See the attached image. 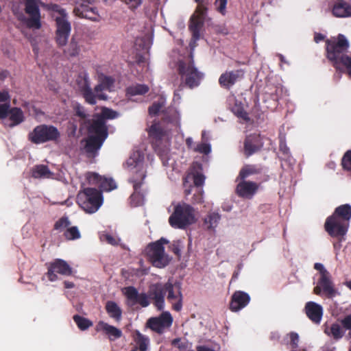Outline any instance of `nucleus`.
Listing matches in <instances>:
<instances>
[{
	"instance_id": "f257e3e1",
	"label": "nucleus",
	"mask_w": 351,
	"mask_h": 351,
	"mask_svg": "<svg viewBox=\"0 0 351 351\" xmlns=\"http://www.w3.org/2000/svg\"><path fill=\"white\" fill-rule=\"evenodd\" d=\"M350 47L349 42L343 34L326 40V57L337 72L344 69L351 77V57L346 55Z\"/></svg>"
},
{
	"instance_id": "f03ea898",
	"label": "nucleus",
	"mask_w": 351,
	"mask_h": 351,
	"mask_svg": "<svg viewBox=\"0 0 351 351\" xmlns=\"http://www.w3.org/2000/svg\"><path fill=\"white\" fill-rule=\"evenodd\" d=\"M123 293L127 298L128 306H133L139 304L142 307H147L150 304V300L158 310L162 311L165 307V284L156 283L152 285L147 293H139L133 286L125 287Z\"/></svg>"
},
{
	"instance_id": "7ed1b4c3",
	"label": "nucleus",
	"mask_w": 351,
	"mask_h": 351,
	"mask_svg": "<svg viewBox=\"0 0 351 351\" xmlns=\"http://www.w3.org/2000/svg\"><path fill=\"white\" fill-rule=\"evenodd\" d=\"M40 6L58 12L60 15V16H67L66 10L58 4H45L40 0H24V11L27 16L21 13L17 15V19L23 23L29 29H40L42 27Z\"/></svg>"
},
{
	"instance_id": "20e7f679",
	"label": "nucleus",
	"mask_w": 351,
	"mask_h": 351,
	"mask_svg": "<svg viewBox=\"0 0 351 351\" xmlns=\"http://www.w3.org/2000/svg\"><path fill=\"white\" fill-rule=\"evenodd\" d=\"M177 71L181 81L179 90H181L184 86L191 89L197 87L204 77V73L195 66L192 53L187 58L178 62Z\"/></svg>"
},
{
	"instance_id": "39448f33",
	"label": "nucleus",
	"mask_w": 351,
	"mask_h": 351,
	"mask_svg": "<svg viewBox=\"0 0 351 351\" xmlns=\"http://www.w3.org/2000/svg\"><path fill=\"white\" fill-rule=\"evenodd\" d=\"M195 222L194 208L185 202L178 203L169 218V223L173 228L185 229Z\"/></svg>"
},
{
	"instance_id": "423d86ee",
	"label": "nucleus",
	"mask_w": 351,
	"mask_h": 351,
	"mask_svg": "<svg viewBox=\"0 0 351 351\" xmlns=\"http://www.w3.org/2000/svg\"><path fill=\"white\" fill-rule=\"evenodd\" d=\"M314 269L319 271V277L317 285L313 288V293L327 298H332L337 294V290L332 280L330 272L320 263L314 264Z\"/></svg>"
},
{
	"instance_id": "0eeeda50",
	"label": "nucleus",
	"mask_w": 351,
	"mask_h": 351,
	"mask_svg": "<svg viewBox=\"0 0 351 351\" xmlns=\"http://www.w3.org/2000/svg\"><path fill=\"white\" fill-rule=\"evenodd\" d=\"M102 202L101 192L95 188H85L77 195V203L87 213H95Z\"/></svg>"
},
{
	"instance_id": "6e6552de",
	"label": "nucleus",
	"mask_w": 351,
	"mask_h": 351,
	"mask_svg": "<svg viewBox=\"0 0 351 351\" xmlns=\"http://www.w3.org/2000/svg\"><path fill=\"white\" fill-rule=\"evenodd\" d=\"M60 137L58 128L52 125L40 124L28 134V140L36 145L57 141Z\"/></svg>"
},
{
	"instance_id": "1a4fd4ad",
	"label": "nucleus",
	"mask_w": 351,
	"mask_h": 351,
	"mask_svg": "<svg viewBox=\"0 0 351 351\" xmlns=\"http://www.w3.org/2000/svg\"><path fill=\"white\" fill-rule=\"evenodd\" d=\"M165 238H161L156 242L150 243L147 249V255L152 265L158 268L166 267L170 262V258L165 252L164 244L168 243Z\"/></svg>"
},
{
	"instance_id": "9d476101",
	"label": "nucleus",
	"mask_w": 351,
	"mask_h": 351,
	"mask_svg": "<svg viewBox=\"0 0 351 351\" xmlns=\"http://www.w3.org/2000/svg\"><path fill=\"white\" fill-rule=\"evenodd\" d=\"M75 82L78 91L87 104L95 105L97 104V99H107L106 95H95L94 89L91 88L89 75L86 71L80 73Z\"/></svg>"
},
{
	"instance_id": "9b49d317",
	"label": "nucleus",
	"mask_w": 351,
	"mask_h": 351,
	"mask_svg": "<svg viewBox=\"0 0 351 351\" xmlns=\"http://www.w3.org/2000/svg\"><path fill=\"white\" fill-rule=\"evenodd\" d=\"M97 0H75L73 14L81 19H86L93 21H99L101 16L97 8L94 5Z\"/></svg>"
},
{
	"instance_id": "f8f14e48",
	"label": "nucleus",
	"mask_w": 351,
	"mask_h": 351,
	"mask_svg": "<svg viewBox=\"0 0 351 351\" xmlns=\"http://www.w3.org/2000/svg\"><path fill=\"white\" fill-rule=\"evenodd\" d=\"M169 128L161 125V123H154L149 130V136L152 140V144L156 152H165L166 150L167 139Z\"/></svg>"
},
{
	"instance_id": "ddd939ff",
	"label": "nucleus",
	"mask_w": 351,
	"mask_h": 351,
	"mask_svg": "<svg viewBox=\"0 0 351 351\" xmlns=\"http://www.w3.org/2000/svg\"><path fill=\"white\" fill-rule=\"evenodd\" d=\"M165 292L168 302L171 304L172 309L176 312L180 311L183 302L180 285L168 281L165 283Z\"/></svg>"
},
{
	"instance_id": "4468645a",
	"label": "nucleus",
	"mask_w": 351,
	"mask_h": 351,
	"mask_svg": "<svg viewBox=\"0 0 351 351\" xmlns=\"http://www.w3.org/2000/svg\"><path fill=\"white\" fill-rule=\"evenodd\" d=\"M267 168L260 164L245 165L240 170L238 179L245 180L250 176H258L256 178L259 184L267 182L269 180Z\"/></svg>"
},
{
	"instance_id": "2eb2a0df",
	"label": "nucleus",
	"mask_w": 351,
	"mask_h": 351,
	"mask_svg": "<svg viewBox=\"0 0 351 351\" xmlns=\"http://www.w3.org/2000/svg\"><path fill=\"white\" fill-rule=\"evenodd\" d=\"M173 323V317L169 311L162 312L158 317H152L148 319L146 326L152 331L162 334L167 329L170 328Z\"/></svg>"
},
{
	"instance_id": "dca6fc26",
	"label": "nucleus",
	"mask_w": 351,
	"mask_h": 351,
	"mask_svg": "<svg viewBox=\"0 0 351 351\" xmlns=\"http://www.w3.org/2000/svg\"><path fill=\"white\" fill-rule=\"evenodd\" d=\"M350 225L330 215L326 219L324 229L332 237L341 240L347 233Z\"/></svg>"
},
{
	"instance_id": "f3484780",
	"label": "nucleus",
	"mask_w": 351,
	"mask_h": 351,
	"mask_svg": "<svg viewBox=\"0 0 351 351\" xmlns=\"http://www.w3.org/2000/svg\"><path fill=\"white\" fill-rule=\"evenodd\" d=\"M56 41L58 46H65L71 30V23L67 16H58L56 18Z\"/></svg>"
},
{
	"instance_id": "a211bd4d",
	"label": "nucleus",
	"mask_w": 351,
	"mask_h": 351,
	"mask_svg": "<svg viewBox=\"0 0 351 351\" xmlns=\"http://www.w3.org/2000/svg\"><path fill=\"white\" fill-rule=\"evenodd\" d=\"M57 274L63 276H71L72 274V268L70 265L62 259H56L53 262L49 263L47 277L50 281H56L58 280Z\"/></svg>"
},
{
	"instance_id": "6ab92c4d",
	"label": "nucleus",
	"mask_w": 351,
	"mask_h": 351,
	"mask_svg": "<svg viewBox=\"0 0 351 351\" xmlns=\"http://www.w3.org/2000/svg\"><path fill=\"white\" fill-rule=\"evenodd\" d=\"M263 147V142L260 134H251L247 135L243 142V154L249 158L258 152Z\"/></svg>"
},
{
	"instance_id": "aec40b11",
	"label": "nucleus",
	"mask_w": 351,
	"mask_h": 351,
	"mask_svg": "<svg viewBox=\"0 0 351 351\" xmlns=\"http://www.w3.org/2000/svg\"><path fill=\"white\" fill-rule=\"evenodd\" d=\"M206 177L203 173L202 165L199 162H193L190 171L187 173L184 178V184H185L189 180H193V185L196 187H202L205 182Z\"/></svg>"
},
{
	"instance_id": "412c9836",
	"label": "nucleus",
	"mask_w": 351,
	"mask_h": 351,
	"mask_svg": "<svg viewBox=\"0 0 351 351\" xmlns=\"http://www.w3.org/2000/svg\"><path fill=\"white\" fill-rule=\"evenodd\" d=\"M250 296L243 291H236L231 296L229 308L237 312L245 308L250 302Z\"/></svg>"
},
{
	"instance_id": "4be33fe9",
	"label": "nucleus",
	"mask_w": 351,
	"mask_h": 351,
	"mask_svg": "<svg viewBox=\"0 0 351 351\" xmlns=\"http://www.w3.org/2000/svg\"><path fill=\"white\" fill-rule=\"evenodd\" d=\"M243 71L241 69L226 71L219 78V84L226 89L229 90L237 82L243 77Z\"/></svg>"
},
{
	"instance_id": "5701e85b",
	"label": "nucleus",
	"mask_w": 351,
	"mask_h": 351,
	"mask_svg": "<svg viewBox=\"0 0 351 351\" xmlns=\"http://www.w3.org/2000/svg\"><path fill=\"white\" fill-rule=\"evenodd\" d=\"M241 180L237 186V194L241 197L252 198L258 191L259 184L252 181Z\"/></svg>"
},
{
	"instance_id": "b1692460",
	"label": "nucleus",
	"mask_w": 351,
	"mask_h": 351,
	"mask_svg": "<svg viewBox=\"0 0 351 351\" xmlns=\"http://www.w3.org/2000/svg\"><path fill=\"white\" fill-rule=\"evenodd\" d=\"M322 328L324 334L335 341H339L345 335V330L340 322H326Z\"/></svg>"
},
{
	"instance_id": "393cba45",
	"label": "nucleus",
	"mask_w": 351,
	"mask_h": 351,
	"mask_svg": "<svg viewBox=\"0 0 351 351\" xmlns=\"http://www.w3.org/2000/svg\"><path fill=\"white\" fill-rule=\"evenodd\" d=\"M95 330L97 332H102L110 341L121 338L123 332L121 329L110 325L104 321H99L96 325Z\"/></svg>"
},
{
	"instance_id": "a878e982",
	"label": "nucleus",
	"mask_w": 351,
	"mask_h": 351,
	"mask_svg": "<svg viewBox=\"0 0 351 351\" xmlns=\"http://www.w3.org/2000/svg\"><path fill=\"white\" fill-rule=\"evenodd\" d=\"M305 313L308 318L314 324H319L323 316L322 306L315 302H308L304 307Z\"/></svg>"
},
{
	"instance_id": "bb28decb",
	"label": "nucleus",
	"mask_w": 351,
	"mask_h": 351,
	"mask_svg": "<svg viewBox=\"0 0 351 351\" xmlns=\"http://www.w3.org/2000/svg\"><path fill=\"white\" fill-rule=\"evenodd\" d=\"M331 11L337 18L351 17V4L345 0H335L331 5Z\"/></svg>"
},
{
	"instance_id": "cd10ccee",
	"label": "nucleus",
	"mask_w": 351,
	"mask_h": 351,
	"mask_svg": "<svg viewBox=\"0 0 351 351\" xmlns=\"http://www.w3.org/2000/svg\"><path fill=\"white\" fill-rule=\"evenodd\" d=\"M204 21L195 17H191L189 24V29L192 34V38L189 43L193 49L196 47L197 41L200 38V31L204 26Z\"/></svg>"
},
{
	"instance_id": "c85d7f7f",
	"label": "nucleus",
	"mask_w": 351,
	"mask_h": 351,
	"mask_svg": "<svg viewBox=\"0 0 351 351\" xmlns=\"http://www.w3.org/2000/svg\"><path fill=\"white\" fill-rule=\"evenodd\" d=\"M114 82L115 80L112 77L104 74L99 75L98 84L94 88L95 95H105L102 93L104 90L112 91Z\"/></svg>"
},
{
	"instance_id": "c756f323",
	"label": "nucleus",
	"mask_w": 351,
	"mask_h": 351,
	"mask_svg": "<svg viewBox=\"0 0 351 351\" xmlns=\"http://www.w3.org/2000/svg\"><path fill=\"white\" fill-rule=\"evenodd\" d=\"M88 131L90 133L93 134V136H97L104 141L108 136V128L103 119L94 120L89 126Z\"/></svg>"
},
{
	"instance_id": "7c9ffc66",
	"label": "nucleus",
	"mask_w": 351,
	"mask_h": 351,
	"mask_svg": "<svg viewBox=\"0 0 351 351\" xmlns=\"http://www.w3.org/2000/svg\"><path fill=\"white\" fill-rule=\"evenodd\" d=\"M104 140L97 136H90L86 140L85 145V151L89 156H94L97 154L98 150L101 148Z\"/></svg>"
},
{
	"instance_id": "2f4dec72",
	"label": "nucleus",
	"mask_w": 351,
	"mask_h": 351,
	"mask_svg": "<svg viewBox=\"0 0 351 351\" xmlns=\"http://www.w3.org/2000/svg\"><path fill=\"white\" fill-rule=\"evenodd\" d=\"M130 182L133 184L134 193L130 195L131 204L134 206H140L143 201V195L141 193V182L135 178H130Z\"/></svg>"
},
{
	"instance_id": "473e14b6",
	"label": "nucleus",
	"mask_w": 351,
	"mask_h": 351,
	"mask_svg": "<svg viewBox=\"0 0 351 351\" xmlns=\"http://www.w3.org/2000/svg\"><path fill=\"white\" fill-rule=\"evenodd\" d=\"M332 216L350 225V221L351 219V206L348 204H346L337 206L335 209Z\"/></svg>"
},
{
	"instance_id": "72a5a7b5",
	"label": "nucleus",
	"mask_w": 351,
	"mask_h": 351,
	"mask_svg": "<svg viewBox=\"0 0 351 351\" xmlns=\"http://www.w3.org/2000/svg\"><path fill=\"white\" fill-rule=\"evenodd\" d=\"M105 309L108 315L116 322H120L122 318V310L114 301H108L105 305Z\"/></svg>"
},
{
	"instance_id": "f704fd0d",
	"label": "nucleus",
	"mask_w": 351,
	"mask_h": 351,
	"mask_svg": "<svg viewBox=\"0 0 351 351\" xmlns=\"http://www.w3.org/2000/svg\"><path fill=\"white\" fill-rule=\"evenodd\" d=\"M8 114L9 119L11 121V123L8 124L10 128H13L16 125H18L24 121L23 112L19 108H10Z\"/></svg>"
},
{
	"instance_id": "c9c22d12",
	"label": "nucleus",
	"mask_w": 351,
	"mask_h": 351,
	"mask_svg": "<svg viewBox=\"0 0 351 351\" xmlns=\"http://www.w3.org/2000/svg\"><path fill=\"white\" fill-rule=\"evenodd\" d=\"M221 220V215L217 212H210L204 219V226L207 230H215Z\"/></svg>"
},
{
	"instance_id": "e433bc0d",
	"label": "nucleus",
	"mask_w": 351,
	"mask_h": 351,
	"mask_svg": "<svg viewBox=\"0 0 351 351\" xmlns=\"http://www.w3.org/2000/svg\"><path fill=\"white\" fill-rule=\"evenodd\" d=\"M158 123H161V125L171 124L176 126L179 123V114L175 110L169 109L163 112L161 121Z\"/></svg>"
},
{
	"instance_id": "4c0bfd02",
	"label": "nucleus",
	"mask_w": 351,
	"mask_h": 351,
	"mask_svg": "<svg viewBox=\"0 0 351 351\" xmlns=\"http://www.w3.org/2000/svg\"><path fill=\"white\" fill-rule=\"evenodd\" d=\"M149 88L147 85L136 84L126 88L125 93L128 97L143 95L148 93Z\"/></svg>"
},
{
	"instance_id": "58836bf2",
	"label": "nucleus",
	"mask_w": 351,
	"mask_h": 351,
	"mask_svg": "<svg viewBox=\"0 0 351 351\" xmlns=\"http://www.w3.org/2000/svg\"><path fill=\"white\" fill-rule=\"evenodd\" d=\"M265 88V94L268 95L269 97L275 101H277L279 99L282 92V86L279 84L275 85L271 83H268Z\"/></svg>"
},
{
	"instance_id": "ea45409f",
	"label": "nucleus",
	"mask_w": 351,
	"mask_h": 351,
	"mask_svg": "<svg viewBox=\"0 0 351 351\" xmlns=\"http://www.w3.org/2000/svg\"><path fill=\"white\" fill-rule=\"evenodd\" d=\"M134 339L140 351H147L149 343V339L148 337L141 334L138 330H136Z\"/></svg>"
},
{
	"instance_id": "a19ab883",
	"label": "nucleus",
	"mask_w": 351,
	"mask_h": 351,
	"mask_svg": "<svg viewBox=\"0 0 351 351\" xmlns=\"http://www.w3.org/2000/svg\"><path fill=\"white\" fill-rule=\"evenodd\" d=\"M51 175L49 167L45 165H36L32 170V177L34 178H49Z\"/></svg>"
},
{
	"instance_id": "79ce46f5",
	"label": "nucleus",
	"mask_w": 351,
	"mask_h": 351,
	"mask_svg": "<svg viewBox=\"0 0 351 351\" xmlns=\"http://www.w3.org/2000/svg\"><path fill=\"white\" fill-rule=\"evenodd\" d=\"M64 53L71 57H75L80 52V46L76 38L73 36L67 48L64 51Z\"/></svg>"
},
{
	"instance_id": "37998d69",
	"label": "nucleus",
	"mask_w": 351,
	"mask_h": 351,
	"mask_svg": "<svg viewBox=\"0 0 351 351\" xmlns=\"http://www.w3.org/2000/svg\"><path fill=\"white\" fill-rule=\"evenodd\" d=\"M73 319L81 330H86L93 324V322L88 318L79 315H73Z\"/></svg>"
},
{
	"instance_id": "c03bdc74",
	"label": "nucleus",
	"mask_w": 351,
	"mask_h": 351,
	"mask_svg": "<svg viewBox=\"0 0 351 351\" xmlns=\"http://www.w3.org/2000/svg\"><path fill=\"white\" fill-rule=\"evenodd\" d=\"M99 187L104 191H110L116 189L117 185L113 179L101 177Z\"/></svg>"
},
{
	"instance_id": "a18cd8bd",
	"label": "nucleus",
	"mask_w": 351,
	"mask_h": 351,
	"mask_svg": "<svg viewBox=\"0 0 351 351\" xmlns=\"http://www.w3.org/2000/svg\"><path fill=\"white\" fill-rule=\"evenodd\" d=\"M64 237L67 240H75L80 239L81 234L77 226H72L66 228Z\"/></svg>"
},
{
	"instance_id": "49530a36",
	"label": "nucleus",
	"mask_w": 351,
	"mask_h": 351,
	"mask_svg": "<svg viewBox=\"0 0 351 351\" xmlns=\"http://www.w3.org/2000/svg\"><path fill=\"white\" fill-rule=\"evenodd\" d=\"M207 12L208 8L204 4H203V3H199L196 8L195 14H193L191 17L202 19V21H204Z\"/></svg>"
},
{
	"instance_id": "de8ad7c7",
	"label": "nucleus",
	"mask_w": 351,
	"mask_h": 351,
	"mask_svg": "<svg viewBox=\"0 0 351 351\" xmlns=\"http://www.w3.org/2000/svg\"><path fill=\"white\" fill-rule=\"evenodd\" d=\"M71 222L67 217H62L56 221L53 226V229L59 232H62L65 228H68Z\"/></svg>"
},
{
	"instance_id": "09e8293b",
	"label": "nucleus",
	"mask_w": 351,
	"mask_h": 351,
	"mask_svg": "<svg viewBox=\"0 0 351 351\" xmlns=\"http://www.w3.org/2000/svg\"><path fill=\"white\" fill-rule=\"evenodd\" d=\"M232 112L239 118H241L245 121H250L248 113L240 105L236 104L232 108Z\"/></svg>"
},
{
	"instance_id": "8fccbe9b",
	"label": "nucleus",
	"mask_w": 351,
	"mask_h": 351,
	"mask_svg": "<svg viewBox=\"0 0 351 351\" xmlns=\"http://www.w3.org/2000/svg\"><path fill=\"white\" fill-rule=\"evenodd\" d=\"M119 113L112 109L108 108H104L101 110V117L99 119H113L118 117Z\"/></svg>"
},
{
	"instance_id": "3c124183",
	"label": "nucleus",
	"mask_w": 351,
	"mask_h": 351,
	"mask_svg": "<svg viewBox=\"0 0 351 351\" xmlns=\"http://www.w3.org/2000/svg\"><path fill=\"white\" fill-rule=\"evenodd\" d=\"M101 178V176L97 173L88 172L86 174V180L90 185H97L99 186Z\"/></svg>"
},
{
	"instance_id": "603ef678",
	"label": "nucleus",
	"mask_w": 351,
	"mask_h": 351,
	"mask_svg": "<svg viewBox=\"0 0 351 351\" xmlns=\"http://www.w3.org/2000/svg\"><path fill=\"white\" fill-rule=\"evenodd\" d=\"M211 148L209 144L199 143L193 148V151L201 154H208L210 152Z\"/></svg>"
},
{
	"instance_id": "864d4df0",
	"label": "nucleus",
	"mask_w": 351,
	"mask_h": 351,
	"mask_svg": "<svg viewBox=\"0 0 351 351\" xmlns=\"http://www.w3.org/2000/svg\"><path fill=\"white\" fill-rule=\"evenodd\" d=\"M73 110L75 111V115L77 116L78 117L83 119L87 117V114L86 113L85 108L80 104H75L73 106Z\"/></svg>"
},
{
	"instance_id": "5fc2aeb1",
	"label": "nucleus",
	"mask_w": 351,
	"mask_h": 351,
	"mask_svg": "<svg viewBox=\"0 0 351 351\" xmlns=\"http://www.w3.org/2000/svg\"><path fill=\"white\" fill-rule=\"evenodd\" d=\"M340 324L345 331L348 330V334L351 333V314L346 315L340 319Z\"/></svg>"
},
{
	"instance_id": "6e6d98bb",
	"label": "nucleus",
	"mask_w": 351,
	"mask_h": 351,
	"mask_svg": "<svg viewBox=\"0 0 351 351\" xmlns=\"http://www.w3.org/2000/svg\"><path fill=\"white\" fill-rule=\"evenodd\" d=\"M228 0H215V5L216 10L222 15H225L226 12V5Z\"/></svg>"
},
{
	"instance_id": "4d7b16f0",
	"label": "nucleus",
	"mask_w": 351,
	"mask_h": 351,
	"mask_svg": "<svg viewBox=\"0 0 351 351\" xmlns=\"http://www.w3.org/2000/svg\"><path fill=\"white\" fill-rule=\"evenodd\" d=\"M287 337H289L290 342L289 344L293 349H295L298 347L299 342V335L298 333L295 332H291L287 335Z\"/></svg>"
},
{
	"instance_id": "13d9d810",
	"label": "nucleus",
	"mask_w": 351,
	"mask_h": 351,
	"mask_svg": "<svg viewBox=\"0 0 351 351\" xmlns=\"http://www.w3.org/2000/svg\"><path fill=\"white\" fill-rule=\"evenodd\" d=\"M163 104L160 102H154L152 106L149 107V114L152 116H156L158 114L161 108H162Z\"/></svg>"
},
{
	"instance_id": "bf43d9fd",
	"label": "nucleus",
	"mask_w": 351,
	"mask_h": 351,
	"mask_svg": "<svg viewBox=\"0 0 351 351\" xmlns=\"http://www.w3.org/2000/svg\"><path fill=\"white\" fill-rule=\"evenodd\" d=\"M10 103L0 104V119H5L8 115Z\"/></svg>"
},
{
	"instance_id": "052dcab7",
	"label": "nucleus",
	"mask_w": 351,
	"mask_h": 351,
	"mask_svg": "<svg viewBox=\"0 0 351 351\" xmlns=\"http://www.w3.org/2000/svg\"><path fill=\"white\" fill-rule=\"evenodd\" d=\"M145 177H146V175H145V171L143 170V168H141V169H136L135 174L131 178H135L136 179H138L139 181L141 182V185H142Z\"/></svg>"
},
{
	"instance_id": "680f3d73",
	"label": "nucleus",
	"mask_w": 351,
	"mask_h": 351,
	"mask_svg": "<svg viewBox=\"0 0 351 351\" xmlns=\"http://www.w3.org/2000/svg\"><path fill=\"white\" fill-rule=\"evenodd\" d=\"M131 10L138 8L141 3L142 0H123Z\"/></svg>"
},
{
	"instance_id": "e2e57ef3",
	"label": "nucleus",
	"mask_w": 351,
	"mask_h": 351,
	"mask_svg": "<svg viewBox=\"0 0 351 351\" xmlns=\"http://www.w3.org/2000/svg\"><path fill=\"white\" fill-rule=\"evenodd\" d=\"M171 345L174 347L178 348L180 351H184L186 349L185 344L181 342L180 338L173 339L171 341Z\"/></svg>"
},
{
	"instance_id": "0e129e2a",
	"label": "nucleus",
	"mask_w": 351,
	"mask_h": 351,
	"mask_svg": "<svg viewBox=\"0 0 351 351\" xmlns=\"http://www.w3.org/2000/svg\"><path fill=\"white\" fill-rule=\"evenodd\" d=\"M10 100V96L8 91L3 90L0 92V102L9 103Z\"/></svg>"
},
{
	"instance_id": "69168bd1",
	"label": "nucleus",
	"mask_w": 351,
	"mask_h": 351,
	"mask_svg": "<svg viewBox=\"0 0 351 351\" xmlns=\"http://www.w3.org/2000/svg\"><path fill=\"white\" fill-rule=\"evenodd\" d=\"M194 202L199 204L203 202V191H201L197 195H194L193 197Z\"/></svg>"
},
{
	"instance_id": "338daca9",
	"label": "nucleus",
	"mask_w": 351,
	"mask_h": 351,
	"mask_svg": "<svg viewBox=\"0 0 351 351\" xmlns=\"http://www.w3.org/2000/svg\"><path fill=\"white\" fill-rule=\"evenodd\" d=\"M171 251L178 257L180 256V248L178 244L173 243L171 245Z\"/></svg>"
},
{
	"instance_id": "774afa93",
	"label": "nucleus",
	"mask_w": 351,
	"mask_h": 351,
	"mask_svg": "<svg viewBox=\"0 0 351 351\" xmlns=\"http://www.w3.org/2000/svg\"><path fill=\"white\" fill-rule=\"evenodd\" d=\"M197 351H215L213 349L206 346H199L196 348Z\"/></svg>"
}]
</instances>
